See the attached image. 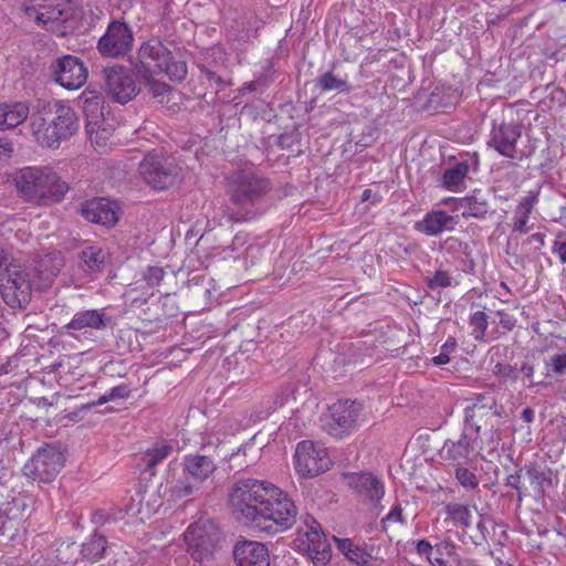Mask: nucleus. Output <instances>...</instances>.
Masks as SVG:
<instances>
[{
  "instance_id": "obj_1",
  "label": "nucleus",
  "mask_w": 566,
  "mask_h": 566,
  "mask_svg": "<svg viewBox=\"0 0 566 566\" xmlns=\"http://www.w3.org/2000/svg\"><path fill=\"white\" fill-rule=\"evenodd\" d=\"M230 503L241 520L271 535L290 530L298 514L286 492L255 479L239 480L230 493Z\"/></svg>"
},
{
  "instance_id": "obj_2",
  "label": "nucleus",
  "mask_w": 566,
  "mask_h": 566,
  "mask_svg": "<svg viewBox=\"0 0 566 566\" xmlns=\"http://www.w3.org/2000/svg\"><path fill=\"white\" fill-rule=\"evenodd\" d=\"M272 190L269 178L252 171H238L230 179V198L233 207L226 216L231 222H248L260 217L264 198Z\"/></svg>"
},
{
  "instance_id": "obj_3",
  "label": "nucleus",
  "mask_w": 566,
  "mask_h": 566,
  "mask_svg": "<svg viewBox=\"0 0 566 566\" xmlns=\"http://www.w3.org/2000/svg\"><path fill=\"white\" fill-rule=\"evenodd\" d=\"M75 111L62 101L43 104L30 117L31 134L39 145L56 149L78 130Z\"/></svg>"
},
{
  "instance_id": "obj_4",
  "label": "nucleus",
  "mask_w": 566,
  "mask_h": 566,
  "mask_svg": "<svg viewBox=\"0 0 566 566\" xmlns=\"http://www.w3.org/2000/svg\"><path fill=\"white\" fill-rule=\"evenodd\" d=\"M0 294L10 307L22 308L31 301V272L0 245Z\"/></svg>"
},
{
  "instance_id": "obj_5",
  "label": "nucleus",
  "mask_w": 566,
  "mask_h": 566,
  "mask_svg": "<svg viewBox=\"0 0 566 566\" xmlns=\"http://www.w3.org/2000/svg\"><path fill=\"white\" fill-rule=\"evenodd\" d=\"M23 10L28 19L60 36L66 34V24L75 19L77 13L72 0H25Z\"/></svg>"
},
{
  "instance_id": "obj_6",
  "label": "nucleus",
  "mask_w": 566,
  "mask_h": 566,
  "mask_svg": "<svg viewBox=\"0 0 566 566\" xmlns=\"http://www.w3.org/2000/svg\"><path fill=\"white\" fill-rule=\"evenodd\" d=\"M293 548L306 555L314 566H325L332 557L331 547L319 523L312 516L305 515L296 530Z\"/></svg>"
},
{
  "instance_id": "obj_7",
  "label": "nucleus",
  "mask_w": 566,
  "mask_h": 566,
  "mask_svg": "<svg viewBox=\"0 0 566 566\" xmlns=\"http://www.w3.org/2000/svg\"><path fill=\"white\" fill-rule=\"evenodd\" d=\"M33 500L27 494L7 491L0 485V536L13 537L20 524L32 513Z\"/></svg>"
},
{
  "instance_id": "obj_8",
  "label": "nucleus",
  "mask_w": 566,
  "mask_h": 566,
  "mask_svg": "<svg viewBox=\"0 0 566 566\" xmlns=\"http://www.w3.org/2000/svg\"><path fill=\"white\" fill-rule=\"evenodd\" d=\"M182 468L185 475L171 488L172 494L179 499L193 494L217 467L208 455L189 454L184 458Z\"/></svg>"
},
{
  "instance_id": "obj_9",
  "label": "nucleus",
  "mask_w": 566,
  "mask_h": 566,
  "mask_svg": "<svg viewBox=\"0 0 566 566\" xmlns=\"http://www.w3.org/2000/svg\"><path fill=\"white\" fill-rule=\"evenodd\" d=\"M184 537L190 556L196 562L203 563L213 556L221 532L212 522H198L187 528Z\"/></svg>"
},
{
  "instance_id": "obj_10",
  "label": "nucleus",
  "mask_w": 566,
  "mask_h": 566,
  "mask_svg": "<svg viewBox=\"0 0 566 566\" xmlns=\"http://www.w3.org/2000/svg\"><path fill=\"white\" fill-rule=\"evenodd\" d=\"M64 467V457L59 448L46 444L39 448L27 461L23 473L27 478L40 483H50Z\"/></svg>"
},
{
  "instance_id": "obj_11",
  "label": "nucleus",
  "mask_w": 566,
  "mask_h": 566,
  "mask_svg": "<svg viewBox=\"0 0 566 566\" xmlns=\"http://www.w3.org/2000/svg\"><path fill=\"white\" fill-rule=\"evenodd\" d=\"M363 406L353 400H339L329 407L323 428L332 437L342 439L357 430Z\"/></svg>"
},
{
  "instance_id": "obj_12",
  "label": "nucleus",
  "mask_w": 566,
  "mask_h": 566,
  "mask_svg": "<svg viewBox=\"0 0 566 566\" xmlns=\"http://www.w3.org/2000/svg\"><path fill=\"white\" fill-rule=\"evenodd\" d=\"M139 171L148 185L159 190L175 185L179 176L172 159L155 153L145 156L139 164Z\"/></svg>"
},
{
  "instance_id": "obj_13",
  "label": "nucleus",
  "mask_w": 566,
  "mask_h": 566,
  "mask_svg": "<svg viewBox=\"0 0 566 566\" xmlns=\"http://www.w3.org/2000/svg\"><path fill=\"white\" fill-rule=\"evenodd\" d=\"M104 90L114 102L126 104L140 91L134 73L122 65H112L103 70Z\"/></svg>"
},
{
  "instance_id": "obj_14",
  "label": "nucleus",
  "mask_w": 566,
  "mask_h": 566,
  "mask_svg": "<svg viewBox=\"0 0 566 566\" xmlns=\"http://www.w3.org/2000/svg\"><path fill=\"white\" fill-rule=\"evenodd\" d=\"M294 464L296 472L303 478H314L326 472L331 467V459L324 447L313 441L298 442Z\"/></svg>"
},
{
  "instance_id": "obj_15",
  "label": "nucleus",
  "mask_w": 566,
  "mask_h": 566,
  "mask_svg": "<svg viewBox=\"0 0 566 566\" xmlns=\"http://www.w3.org/2000/svg\"><path fill=\"white\" fill-rule=\"evenodd\" d=\"M133 31L120 21L109 23L105 34L98 40L97 50L105 57H120L126 55L133 46Z\"/></svg>"
},
{
  "instance_id": "obj_16",
  "label": "nucleus",
  "mask_w": 566,
  "mask_h": 566,
  "mask_svg": "<svg viewBox=\"0 0 566 566\" xmlns=\"http://www.w3.org/2000/svg\"><path fill=\"white\" fill-rule=\"evenodd\" d=\"M48 168L24 167L15 172L13 182L18 195L28 202L41 205Z\"/></svg>"
},
{
  "instance_id": "obj_17",
  "label": "nucleus",
  "mask_w": 566,
  "mask_h": 566,
  "mask_svg": "<svg viewBox=\"0 0 566 566\" xmlns=\"http://www.w3.org/2000/svg\"><path fill=\"white\" fill-rule=\"evenodd\" d=\"M51 70L55 82L66 90H77L87 81V69L81 59L73 55L57 59Z\"/></svg>"
},
{
  "instance_id": "obj_18",
  "label": "nucleus",
  "mask_w": 566,
  "mask_h": 566,
  "mask_svg": "<svg viewBox=\"0 0 566 566\" xmlns=\"http://www.w3.org/2000/svg\"><path fill=\"white\" fill-rule=\"evenodd\" d=\"M501 412L496 401L491 394L476 395L474 402L464 410V420L469 432H476L480 436L482 424L488 426L493 417H500Z\"/></svg>"
},
{
  "instance_id": "obj_19",
  "label": "nucleus",
  "mask_w": 566,
  "mask_h": 566,
  "mask_svg": "<svg viewBox=\"0 0 566 566\" xmlns=\"http://www.w3.org/2000/svg\"><path fill=\"white\" fill-rule=\"evenodd\" d=\"M522 134V127L515 123L493 124L489 147L494 148L500 155L514 159L516 158V143Z\"/></svg>"
},
{
  "instance_id": "obj_20",
  "label": "nucleus",
  "mask_w": 566,
  "mask_h": 566,
  "mask_svg": "<svg viewBox=\"0 0 566 566\" xmlns=\"http://www.w3.org/2000/svg\"><path fill=\"white\" fill-rule=\"evenodd\" d=\"M347 485L354 490L364 502L379 504L385 494L384 483L373 473L355 472L345 475Z\"/></svg>"
},
{
  "instance_id": "obj_21",
  "label": "nucleus",
  "mask_w": 566,
  "mask_h": 566,
  "mask_svg": "<svg viewBox=\"0 0 566 566\" xmlns=\"http://www.w3.org/2000/svg\"><path fill=\"white\" fill-rule=\"evenodd\" d=\"M478 439L476 432L464 429L457 440H446L441 457L452 465L465 464L475 450Z\"/></svg>"
},
{
  "instance_id": "obj_22",
  "label": "nucleus",
  "mask_w": 566,
  "mask_h": 566,
  "mask_svg": "<svg viewBox=\"0 0 566 566\" xmlns=\"http://www.w3.org/2000/svg\"><path fill=\"white\" fill-rule=\"evenodd\" d=\"M233 557L238 566H270L268 547L256 541H238L233 547Z\"/></svg>"
},
{
  "instance_id": "obj_23",
  "label": "nucleus",
  "mask_w": 566,
  "mask_h": 566,
  "mask_svg": "<svg viewBox=\"0 0 566 566\" xmlns=\"http://www.w3.org/2000/svg\"><path fill=\"white\" fill-rule=\"evenodd\" d=\"M80 213L88 221L112 227L118 221L115 203L104 199L94 198L81 205Z\"/></svg>"
},
{
  "instance_id": "obj_24",
  "label": "nucleus",
  "mask_w": 566,
  "mask_h": 566,
  "mask_svg": "<svg viewBox=\"0 0 566 566\" xmlns=\"http://www.w3.org/2000/svg\"><path fill=\"white\" fill-rule=\"evenodd\" d=\"M111 323V317L105 310H84L76 312L72 319L64 326V329L71 336L75 337L77 331H103Z\"/></svg>"
},
{
  "instance_id": "obj_25",
  "label": "nucleus",
  "mask_w": 566,
  "mask_h": 566,
  "mask_svg": "<svg viewBox=\"0 0 566 566\" xmlns=\"http://www.w3.org/2000/svg\"><path fill=\"white\" fill-rule=\"evenodd\" d=\"M171 52L158 40L144 43L138 53L139 63L147 73H156L161 70Z\"/></svg>"
},
{
  "instance_id": "obj_26",
  "label": "nucleus",
  "mask_w": 566,
  "mask_h": 566,
  "mask_svg": "<svg viewBox=\"0 0 566 566\" xmlns=\"http://www.w3.org/2000/svg\"><path fill=\"white\" fill-rule=\"evenodd\" d=\"M83 112L86 118V130L88 134L97 132L104 120V97L95 92L85 90L81 95Z\"/></svg>"
},
{
  "instance_id": "obj_27",
  "label": "nucleus",
  "mask_w": 566,
  "mask_h": 566,
  "mask_svg": "<svg viewBox=\"0 0 566 566\" xmlns=\"http://www.w3.org/2000/svg\"><path fill=\"white\" fill-rule=\"evenodd\" d=\"M455 223L453 216L443 210H433L428 212L421 221H418L415 228L429 237H436L446 230H452Z\"/></svg>"
},
{
  "instance_id": "obj_28",
  "label": "nucleus",
  "mask_w": 566,
  "mask_h": 566,
  "mask_svg": "<svg viewBox=\"0 0 566 566\" xmlns=\"http://www.w3.org/2000/svg\"><path fill=\"white\" fill-rule=\"evenodd\" d=\"M108 252L97 245H88L78 253V266L90 277L102 273L108 260Z\"/></svg>"
},
{
  "instance_id": "obj_29",
  "label": "nucleus",
  "mask_w": 566,
  "mask_h": 566,
  "mask_svg": "<svg viewBox=\"0 0 566 566\" xmlns=\"http://www.w3.org/2000/svg\"><path fill=\"white\" fill-rule=\"evenodd\" d=\"M27 103L14 102L0 104V130L15 128L29 116Z\"/></svg>"
},
{
  "instance_id": "obj_30",
  "label": "nucleus",
  "mask_w": 566,
  "mask_h": 566,
  "mask_svg": "<svg viewBox=\"0 0 566 566\" xmlns=\"http://www.w3.org/2000/svg\"><path fill=\"white\" fill-rule=\"evenodd\" d=\"M458 208L463 210L464 218L485 219L491 211L488 197L481 191H473L472 195L459 199Z\"/></svg>"
},
{
  "instance_id": "obj_31",
  "label": "nucleus",
  "mask_w": 566,
  "mask_h": 566,
  "mask_svg": "<svg viewBox=\"0 0 566 566\" xmlns=\"http://www.w3.org/2000/svg\"><path fill=\"white\" fill-rule=\"evenodd\" d=\"M523 470L537 496H544L546 490L553 486V471L546 465L531 462L525 464Z\"/></svg>"
},
{
  "instance_id": "obj_32",
  "label": "nucleus",
  "mask_w": 566,
  "mask_h": 566,
  "mask_svg": "<svg viewBox=\"0 0 566 566\" xmlns=\"http://www.w3.org/2000/svg\"><path fill=\"white\" fill-rule=\"evenodd\" d=\"M41 205L48 206L60 202L69 191V185L60 178V176L48 168L46 181Z\"/></svg>"
},
{
  "instance_id": "obj_33",
  "label": "nucleus",
  "mask_w": 566,
  "mask_h": 566,
  "mask_svg": "<svg viewBox=\"0 0 566 566\" xmlns=\"http://www.w3.org/2000/svg\"><path fill=\"white\" fill-rule=\"evenodd\" d=\"M469 170L470 166L467 161L457 163L453 167L444 170L441 177V185L450 191H460Z\"/></svg>"
},
{
  "instance_id": "obj_34",
  "label": "nucleus",
  "mask_w": 566,
  "mask_h": 566,
  "mask_svg": "<svg viewBox=\"0 0 566 566\" xmlns=\"http://www.w3.org/2000/svg\"><path fill=\"white\" fill-rule=\"evenodd\" d=\"M337 548L345 555V557L357 565H367L371 555L363 547L356 545L349 538H337L334 537Z\"/></svg>"
},
{
  "instance_id": "obj_35",
  "label": "nucleus",
  "mask_w": 566,
  "mask_h": 566,
  "mask_svg": "<svg viewBox=\"0 0 566 566\" xmlns=\"http://www.w3.org/2000/svg\"><path fill=\"white\" fill-rule=\"evenodd\" d=\"M171 452V443L167 441H159L154 443V446L148 448L142 457V462L145 467V470H154L159 463L167 459Z\"/></svg>"
},
{
  "instance_id": "obj_36",
  "label": "nucleus",
  "mask_w": 566,
  "mask_h": 566,
  "mask_svg": "<svg viewBox=\"0 0 566 566\" xmlns=\"http://www.w3.org/2000/svg\"><path fill=\"white\" fill-rule=\"evenodd\" d=\"M446 520L454 526L468 528L471 525L472 513L468 505L459 502H448L443 505Z\"/></svg>"
},
{
  "instance_id": "obj_37",
  "label": "nucleus",
  "mask_w": 566,
  "mask_h": 566,
  "mask_svg": "<svg viewBox=\"0 0 566 566\" xmlns=\"http://www.w3.org/2000/svg\"><path fill=\"white\" fill-rule=\"evenodd\" d=\"M316 86L323 92L335 91L339 94H348L352 85L346 77L336 75L333 71L323 73L316 78Z\"/></svg>"
},
{
  "instance_id": "obj_38",
  "label": "nucleus",
  "mask_w": 566,
  "mask_h": 566,
  "mask_svg": "<svg viewBox=\"0 0 566 566\" xmlns=\"http://www.w3.org/2000/svg\"><path fill=\"white\" fill-rule=\"evenodd\" d=\"M106 551V538L103 535L94 534L86 543L82 545L81 554L83 558L95 563L99 560Z\"/></svg>"
},
{
  "instance_id": "obj_39",
  "label": "nucleus",
  "mask_w": 566,
  "mask_h": 566,
  "mask_svg": "<svg viewBox=\"0 0 566 566\" xmlns=\"http://www.w3.org/2000/svg\"><path fill=\"white\" fill-rule=\"evenodd\" d=\"M455 553V545L449 541H440L433 545V554L429 563L432 566H447L446 557H451Z\"/></svg>"
},
{
  "instance_id": "obj_40",
  "label": "nucleus",
  "mask_w": 566,
  "mask_h": 566,
  "mask_svg": "<svg viewBox=\"0 0 566 566\" xmlns=\"http://www.w3.org/2000/svg\"><path fill=\"white\" fill-rule=\"evenodd\" d=\"M457 481L467 491H471L478 488L479 479L476 474L464 467V464L455 465L454 472Z\"/></svg>"
},
{
  "instance_id": "obj_41",
  "label": "nucleus",
  "mask_w": 566,
  "mask_h": 566,
  "mask_svg": "<svg viewBox=\"0 0 566 566\" xmlns=\"http://www.w3.org/2000/svg\"><path fill=\"white\" fill-rule=\"evenodd\" d=\"M159 72H165L172 81H182L187 75V64L184 61H175L170 54V59Z\"/></svg>"
},
{
  "instance_id": "obj_42",
  "label": "nucleus",
  "mask_w": 566,
  "mask_h": 566,
  "mask_svg": "<svg viewBox=\"0 0 566 566\" xmlns=\"http://www.w3.org/2000/svg\"><path fill=\"white\" fill-rule=\"evenodd\" d=\"M472 336L475 340H483L488 328V317L482 311L474 312L470 317Z\"/></svg>"
},
{
  "instance_id": "obj_43",
  "label": "nucleus",
  "mask_w": 566,
  "mask_h": 566,
  "mask_svg": "<svg viewBox=\"0 0 566 566\" xmlns=\"http://www.w3.org/2000/svg\"><path fill=\"white\" fill-rule=\"evenodd\" d=\"M546 91H549L548 96L541 103L548 108H559L566 104V92L557 86H546Z\"/></svg>"
},
{
  "instance_id": "obj_44",
  "label": "nucleus",
  "mask_w": 566,
  "mask_h": 566,
  "mask_svg": "<svg viewBox=\"0 0 566 566\" xmlns=\"http://www.w3.org/2000/svg\"><path fill=\"white\" fill-rule=\"evenodd\" d=\"M128 395H129L128 387L126 385H119V386L113 387L109 390V392L101 396L96 401H93L88 406L90 407L102 406L112 400L127 398Z\"/></svg>"
},
{
  "instance_id": "obj_45",
  "label": "nucleus",
  "mask_w": 566,
  "mask_h": 566,
  "mask_svg": "<svg viewBox=\"0 0 566 566\" xmlns=\"http://www.w3.org/2000/svg\"><path fill=\"white\" fill-rule=\"evenodd\" d=\"M426 283L430 290L449 287L452 284V277L447 271L438 270L432 276L426 277Z\"/></svg>"
},
{
  "instance_id": "obj_46",
  "label": "nucleus",
  "mask_w": 566,
  "mask_h": 566,
  "mask_svg": "<svg viewBox=\"0 0 566 566\" xmlns=\"http://www.w3.org/2000/svg\"><path fill=\"white\" fill-rule=\"evenodd\" d=\"M457 347V340L453 337L448 338V340L442 345L441 352L438 356L432 358V363L434 365H446L450 361V353H452Z\"/></svg>"
},
{
  "instance_id": "obj_47",
  "label": "nucleus",
  "mask_w": 566,
  "mask_h": 566,
  "mask_svg": "<svg viewBox=\"0 0 566 566\" xmlns=\"http://www.w3.org/2000/svg\"><path fill=\"white\" fill-rule=\"evenodd\" d=\"M476 531H478L476 534H474L470 537H471L472 543L475 546H481L488 542V535H489V530L486 527V520L483 515L480 516V520L476 523Z\"/></svg>"
},
{
  "instance_id": "obj_48",
  "label": "nucleus",
  "mask_w": 566,
  "mask_h": 566,
  "mask_svg": "<svg viewBox=\"0 0 566 566\" xmlns=\"http://www.w3.org/2000/svg\"><path fill=\"white\" fill-rule=\"evenodd\" d=\"M493 374L513 381L518 379V370L512 365L497 363L493 368Z\"/></svg>"
},
{
  "instance_id": "obj_49",
  "label": "nucleus",
  "mask_w": 566,
  "mask_h": 566,
  "mask_svg": "<svg viewBox=\"0 0 566 566\" xmlns=\"http://www.w3.org/2000/svg\"><path fill=\"white\" fill-rule=\"evenodd\" d=\"M165 271L158 266H150L144 273V279L149 286H156L164 279Z\"/></svg>"
},
{
  "instance_id": "obj_50",
  "label": "nucleus",
  "mask_w": 566,
  "mask_h": 566,
  "mask_svg": "<svg viewBox=\"0 0 566 566\" xmlns=\"http://www.w3.org/2000/svg\"><path fill=\"white\" fill-rule=\"evenodd\" d=\"M537 201V195L536 193H528L527 196H525L521 201L520 203L517 205L516 207V212L517 213H523V214H527L530 216L533 208H534V205L535 202Z\"/></svg>"
},
{
  "instance_id": "obj_51",
  "label": "nucleus",
  "mask_w": 566,
  "mask_h": 566,
  "mask_svg": "<svg viewBox=\"0 0 566 566\" xmlns=\"http://www.w3.org/2000/svg\"><path fill=\"white\" fill-rule=\"evenodd\" d=\"M548 365L554 374L562 375L566 370V354L554 355Z\"/></svg>"
},
{
  "instance_id": "obj_52",
  "label": "nucleus",
  "mask_w": 566,
  "mask_h": 566,
  "mask_svg": "<svg viewBox=\"0 0 566 566\" xmlns=\"http://www.w3.org/2000/svg\"><path fill=\"white\" fill-rule=\"evenodd\" d=\"M522 472H524L523 469H521L520 471H517V472H515L513 474H510L505 479V485L510 486V488H513V489H515L518 492V500L520 501L523 497V492H522V486H521Z\"/></svg>"
},
{
  "instance_id": "obj_53",
  "label": "nucleus",
  "mask_w": 566,
  "mask_h": 566,
  "mask_svg": "<svg viewBox=\"0 0 566 566\" xmlns=\"http://www.w3.org/2000/svg\"><path fill=\"white\" fill-rule=\"evenodd\" d=\"M201 73L207 77L208 81L214 82L219 88H223L228 85L227 81L220 75L210 70L207 66H200Z\"/></svg>"
},
{
  "instance_id": "obj_54",
  "label": "nucleus",
  "mask_w": 566,
  "mask_h": 566,
  "mask_svg": "<svg viewBox=\"0 0 566 566\" xmlns=\"http://www.w3.org/2000/svg\"><path fill=\"white\" fill-rule=\"evenodd\" d=\"M528 218H530V216L523 214V213H517L515 211V216L513 219V231L520 232V233H526L527 232L526 223L528 221Z\"/></svg>"
},
{
  "instance_id": "obj_55",
  "label": "nucleus",
  "mask_w": 566,
  "mask_h": 566,
  "mask_svg": "<svg viewBox=\"0 0 566 566\" xmlns=\"http://www.w3.org/2000/svg\"><path fill=\"white\" fill-rule=\"evenodd\" d=\"M417 553L421 556H426L429 560L431 559V555L433 554V545L427 539H420L416 545Z\"/></svg>"
},
{
  "instance_id": "obj_56",
  "label": "nucleus",
  "mask_w": 566,
  "mask_h": 566,
  "mask_svg": "<svg viewBox=\"0 0 566 566\" xmlns=\"http://www.w3.org/2000/svg\"><path fill=\"white\" fill-rule=\"evenodd\" d=\"M149 92L153 94L154 97L164 96L168 92H170V87L167 84L159 83V82H148Z\"/></svg>"
},
{
  "instance_id": "obj_57",
  "label": "nucleus",
  "mask_w": 566,
  "mask_h": 566,
  "mask_svg": "<svg viewBox=\"0 0 566 566\" xmlns=\"http://www.w3.org/2000/svg\"><path fill=\"white\" fill-rule=\"evenodd\" d=\"M386 522H403L402 509L400 505L394 506L392 510L382 518L381 523Z\"/></svg>"
},
{
  "instance_id": "obj_58",
  "label": "nucleus",
  "mask_w": 566,
  "mask_h": 566,
  "mask_svg": "<svg viewBox=\"0 0 566 566\" xmlns=\"http://www.w3.org/2000/svg\"><path fill=\"white\" fill-rule=\"evenodd\" d=\"M13 154V144L6 139H0V159H8Z\"/></svg>"
},
{
  "instance_id": "obj_59",
  "label": "nucleus",
  "mask_w": 566,
  "mask_h": 566,
  "mask_svg": "<svg viewBox=\"0 0 566 566\" xmlns=\"http://www.w3.org/2000/svg\"><path fill=\"white\" fill-rule=\"evenodd\" d=\"M554 252H557L563 263H566V242H555Z\"/></svg>"
},
{
  "instance_id": "obj_60",
  "label": "nucleus",
  "mask_w": 566,
  "mask_h": 566,
  "mask_svg": "<svg viewBox=\"0 0 566 566\" xmlns=\"http://www.w3.org/2000/svg\"><path fill=\"white\" fill-rule=\"evenodd\" d=\"M518 370V376L522 374L524 378L531 379L534 375V367L528 363H523Z\"/></svg>"
},
{
  "instance_id": "obj_61",
  "label": "nucleus",
  "mask_w": 566,
  "mask_h": 566,
  "mask_svg": "<svg viewBox=\"0 0 566 566\" xmlns=\"http://www.w3.org/2000/svg\"><path fill=\"white\" fill-rule=\"evenodd\" d=\"M500 324L510 331L515 326V319L509 315H504L501 317Z\"/></svg>"
},
{
  "instance_id": "obj_62",
  "label": "nucleus",
  "mask_w": 566,
  "mask_h": 566,
  "mask_svg": "<svg viewBox=\"0 0 566 566\" xmlns=\"http://www.w3.org/2000/svg\"><path fill=\"white\" fill-rule=\"evenodd\" d=\"M261 84V81H252L250 83H245L242 88H241V92L244 93V92H252V91H256L258 87L260 86Z\"/></svg>"
},
{
  "instance_id": "obj_63",
  "label": "nucleus",
  "mask_w": 566,
  "mask_h": 566,
  "mask_svg": "<svg viewBox=\"0 0 566 566\" xmlns=\"http://www.w3.org/2000/svg\"><path fill=\"white\" fill-rule=\"evenodd\" d=\"M521 418H522V419H523V421H525V422H532V421H533V419H534V411H533V409H531V408H525V409L522 411Z\"/></svg>"
},
{
  "instance_id": "obj_64",
  "label": "nucleus",
  "mask_w": 566,
  "mask_h": 566,
  "mask_svg": "<svg viewBox=\"0 0 566 566\" xmlns=\"http://www.w3.org/2000/svg\"><path fill=\"white\" fill-rule=\"evenodd\" d=\"M530 242H535L538 248L544 245V235L542 233H534L528 238Z\"/></svg>"
}]
</instances>
